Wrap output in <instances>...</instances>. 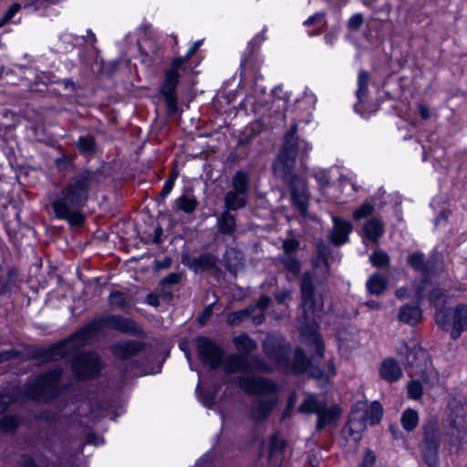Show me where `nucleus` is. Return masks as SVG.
Wrapping results in <instances>:
<instances>
[{
    "mask_svg": "<svg viewBox=\"0 0 467 467\" xmlns=\"http://www.w3.org/2000/svg\"><path fill=\"white\" fill-rule=\"evenodd\" d=\"M104 327L132 335L140 333L133 320L119 315H108L91 320L68 337L40 349L36 356L44 361H56L71 356L70 367L73 377L78 380L93 379L100 372V357L96 352L80 350L88 345Z\"/></svg>",
    "mask_w": 467,
    "mask_h": 467,
    "instance_id": "1",
    "label": "nucleus"
},
{
    "mask_svg": "<svg viewBox=\"0 0 467 467\" xmlns=\"http://www.w3.org/2000/svg\"><path fill=\"white\" fill-rule=\"evenodd\" d=\"M297 125L294 124L286 131L284 142L272 164L275 176L286 184L292 203L299 213L306 214L308 210L309 192L306 180L293 173L296 158L301 160L306 156L310 150L309 144L297 136Z\"/></svg>",
    "mask_w": 467,
    "mask_h": 467,
    "instance_id": "2",
    "label": "nucleus"
},
{
    "mask_svg": "<svg viewBox=\"0 0 467 467\" xmlns=\"http://www.w3.org/2000/svg\"><path fill=\"white\" fill-rule=\"evenodd\" d=\"M99 183V170H78L51 202L56 217L67 221L71 226L81 225L85 218L80 211L89 199L90 192Z\"/></svg>",
    "mask_w": 467,
    "mask_h": 467,
    "instance_id": "3",
    "label": "nucleus"
},
{
    "mask_svg": "<svg viewBox=\"0 0 467 467\" xmlns=\"http://www.w3.org/2000/svg\"><path fill=\"white\" fill-rule=\"evenodd\" d=\"M313 271H306L300 280L302 316L299 317L301 334L306 337V344L318 357H323L324 345L317 332V325L313 314L316 308L315 275L318 283L327 280L329 275L328 262L312 260Z\"/></svg>",
    "mask_w": 467,
    "mask_h": 467,
    "instance_id": "4",
    "label": "nucleus"
},
{
    "mask_svg": "<svg viewBox=\"0 0 467 467\" xmlns=\"http://www.w3.org/2000/svg\"><path fill=\"white\" fill-rule=\"evenodd\" d=\"M62 374L63 368L60 365H55L51 369L28 380L22 387L5 388L0 392V414L23 399L44 402L52 400L59 394L58 385Z\"/></svg>",
    "mask_w": 467,
    "mask_h": 467,
    "instance_id": "5",
    "label": "nucleus"
},
{
    "mask_svg": "<svg viewBox=\"0 0 467 467\" xmlns=\"http://www.w3.org/2000/svg\"><path fill=\"white\" fill-rule=\"evenodd\" d=\"M239 387L249 395L261 396L252 407V418L255 421L265 420L277 404L275 393L276 385L270 379L262 377L241 376L238 378Z\"/></svg>",
    "mask_w": 467,
    "mask_h": 467,
    "instance_id": "6",
    "label": "nucleus"
},
{
    "mask_svg": "<svg viewBox=\"0 0 467 467\" xmlns=\"http://www.w3.org/2000/svg\"><path fill=\"white\" fill-rule=\"evenodd\" d=\"M410 399L418 400L422 395V383L433 384L437 380L438 372L426 349L414 345L410 348Z\"/></svg>",
    "mask_w": 467,
    "mask_h": 467,
    "instance_id": "7",
    "label": "nucleus"
},
{
    "mask_svg": "<svg viewBox=\"0 0 467 467\" xmlns=\"http://www.w3.org/2000/svg\"><path fill=\"white\" fill-rule=\"evenodd\" d=\"M144 346L145 344L142 342L128 340L111 347V351L117 358L128 362L125 364V373H132L133 375L149 373L143 363L139 360Z\"/></svg>",
    "mask_w": 467,
    "mask_h": 467,
    "instance_id": "8",
    "label": "nucleus"
},
{
    "mask_svg": "<svg viewBox=\"0 0 467 467\" xmlns=\"http://www.w3.org/2000/svg\"><path fill=\"white\" fill-rule=\"evenodd\" d=\"M451 423L448 435L451 445L467 443V404L462 399H452L449 401Z\"/></svg>",
    "mask_w": 467,
    "mask_h": 467,
    "instance_id": "9",
    "label": "nucleus"
},
{
    "mask_svg": "<svg viewBox=\"0 0 467 467\" xmlns=\"http://www.w3.org/2000/svg\"><path fill=\"white\" fill-rule=\"evenodd\" d=\"M262 347L265 355L274 363L275 368H288L291 346L282 336L268 334Z\"/></svg>",
    "mask_w": 467,
    "mask_h": 467,
    "instance_id": "10",
    "label": "nucleus"
},
{
    "mask_svg": "<svg viewBox=\"0 0 467 467\" xmlns=\"http://www.w3.org/2000/svg\"><path fill=\"white\" fill-rule=\"evenodd\" d=\"M424 436L421 444V451L425 462L430 467H435L439 462L438 450L440 446V439L436 428V422L430 420L423 426Z\"/></svg>",
    "mask_w": 467,
    "mask_h": 467,
    "instance_id": "11",
    "label": "nucleus"
},
{
    "mask_svg": "<svg viewBox=\"0 0 467 467\" xmlns=\"http://www.w3.org/2000/svg\"><path fill=\"white\" fill-rule=\"evenodd\" d=\"M197 351L201 361L208 365L210 369L214 370L221 366L224 352L209 337H201L197 339Z\"/></svg>",
    "mask_w": 467,
    "mask_h": 467,
    "instance_id": "12",
    "label": "nucleus"
},
{
    "mask_svg": "<svg viewBox=\"0 0 467 467\" xmlns=\"http://www.w3.org/2000/svg\"><path fill=\"white\" fill-rule=\"evenodd\" d=\"M448 296L441 288L432 290L430 295V302L435 307L434 320L436 325L445 331H449L451 326V307L447 306Z\"/></svg>",
    "mask_w": 467,
    "mask_h": 467,
    "instance_id": "13",
    "label": "nucleus"
},
{
    "mask_svg": "<svg viewBox=\"0 0 467 467\" xmlns=\"http://www.w3.org/2000/svg\"><path fill=\"white\" fill-rule=\"evenodd\" d=\"M180 74L173 69L165 71V79L161 88L160 93L164 98L167 108L171 113L177 111L176 88L179 83Z\"/></svg>",
    "mask_w": 467,
    "mask_h": 467,
    "instance_id": "14",
    "label": "nucleus"
},
{
    "mask_svg": "<svg viewBox=\"0 0 467 467\" xmlns=\"http://www.w3.org/2000/svg\"><path fill=\"white\" fill-rule=\"evenodd\" d=\"M217 258L209 253H203L197 257L189 254L182 255V264L192 269L195 273L220 269L216 266Z\"/></svg>",
    "mask_w": 467,
    "mask_h": 467,
    "instance_id": "15",
    "label": "nucleus"
},
{
    "mask_svg": "<svg viewBox=\"0 0 467 467\" xmlns=\"http://www.w3.org/2000/svg\"><path fill=\"white\" fill-rule=\"evenodd\" d=\"M291 369L294 374H302L307 369L311 368V375L315 378L321 379L325 377V371L323 369L316 368L311 367V361L306 355L305 351L301 348H297L294 353V358L292 362L289 361V367L287 369Z\"/></svg>",
    "mask_w": 467,
    "mask_h": 467,
    "instance_id": "16",
    "label": "nucleus"
},
{
    "mask_svg": "<svg viewBox=\"0 0 467 467\" xmlns=\"http://www.w3.org/2000/svg\"><path fill=\"white\" fill-rule=\"evenodd\" d=\"M451 313L450 335L452 339H458L467 330V306L460 304L451 308Z\"/></svg>",
    "mask_w": 467,
    "mask_h": 467,
    "instance_id": "17",
    "label": "nucleus"
},
{
    "mask_svg": "<svg viewBox=\"0 0 467 467\" xmlns=\"http://www.w3.org/2000/svg\"><path fill=\"white\" fill-rule=\"evenodd\" d=\"M437 256L432 255L427 260L422 253L410 254V267L422 275V282L426 284L436 271Z\"/></svg>",
    "mask_w": 467,
    "mask_h": 467,
    "instance_id": "18",
    "label": "nucleus"
},
{
    "mask_svg": "<svg viewBox=\"0 0 467 467\" xmlns=\"http://www.w3.org/2000/svg\"><path fill=\"white\" fill-rule=\"evenodd\" d=\"M352 231V224L339 217H333V230L329 234L330 242L335 245H341L348 241V234Z\"/></svg>",
    "mask_w": 467,
    "mask_h": 467,
    "instance_id": "19",
    "label": "nucleus"
},
{
    "mask_svg": "<svg viewBox=\"0 0 467 467\" xmlns=\"http://www.w3.org/2000/svg\"><path fill=\"white\" fill-rule=\"evenodd\" d=\"M223 264L231 275L236 276L244 265V253L239 249L227 247L223 256Z\"/></svg>",
    "mask_w": 467,
    "mask_h": 467,
    "instance_id": "20",
    "label": "nucleus"
},
{
    "mask_svg": "<svg viewBox=\"0 0 467 467\" xmlns=\"http://www.w3.org/2000/svg\"><path fill=\"white\" fill-rule=\"evenodd\" d=\"M340 413L341 410L337 406L326 407L324 404L317 414V431H322L327 425L336 422Z\"/></svg>",
    "mask_w": 467,
    "mask_h": 467,
    "instance_id": "21",
    "label": "nucleus"
},
{
    "mask_svg": "<svg viewBox=\"0 0 467 467\" xmlns=\"http://www.w3.org/2000/svg\"><path fill=\"white\" fill-rule=\"evenodd\" d=\"M216 227L219 234L233 235L236 231L235 215L227 210H223L217 218Z\"/></svg>",
    "mask_w": 467,
    "mask_h": 467,
    "instance_id": "22",
    "label": "nucleus"
},
{
    "mask_svg": "<svg viewBox=\"0 0 467 467\" xmlns=\"http://www.w3.org/2000/svg\"><path fill=\"white\" fill-rule=\"evenodd\" d=\"M379 371L381 377L389 382L398 380L402 375L399 363L393 358L385 359L381 364Z\"/></svg>",
    "mask_w": 467,
    "mask_h": 467,
    "instance_id": "23",
    "label": "nucleus"
},
{
    "mask_svg": "<svg viewBox=\"0 0 467 467\" xmlns=\"http://www.w3.org/2000/svg\"><path fill=\"white\" fill-rule=\"evenodd\" d=\"M109 304L112 308L128 312L132 307V296L120 291H113L109 296Z\"/></svg>",
    "mask_w": 467,
    "mask_h": 467,
    "instance_id": "24",
    "label": "nucleus"
},
{
    "mask_svg": "<svg viewBox=\"0 0 467 467\" xmlns=\"http://www.w3.org/2000/svg\"><path fill=\"white\" fill-rule=\"evenodd\" d=\"M199 205V202L193 195L182 194L175 199L172 204L174 212H182L186 214L193 213Z\"/></svg>",
    "mask_w": 467,
    "mask_h": 467,
    "instance_id": "25",
    "label": "nucleus"
},
{
    "mask_svg": "<svg viewBox=\"0 0 467 467\" xmlns=\"http://www.w3.org/2000/svg\"><path fill=\"white\" fill-rule=\"evenodd\" d=\"M252 371L271 373L274 371V366L263 357L257 354H251L246 356V372Z\"/></svg>",
    "mask_w": 467,
    "mask_h": 467,
    "instance_id": "26",
    "label": "nucleus"
},
{
    "mask_svg": "<svg viewBox=\"0 0 467 467\" xmlns=\"http://www.w3.org/2000/svg\"><path fill=\"white\" fill-rule=\"evenodd\" d=\"M223 368L228 374L246 372V356L240 354L228 356L224 360Z\"/></svg>",
    "mask_w": 467,
    "mask_h": 467,
    "instance_id": "27",
    "label": "nucleus"
},
{
    "mask_svg": "<svg viewBox=\"0 0 467 467\" xmlns=\"http://www.w3.org/2000/svg\"><path fill=\"white\" fill-rule=\"evenodd\" d=\"M182 280L180 273H171L166 277L162 278L158 285L159 296L165 299L172 297L171 286L177 285Z\"/></svg>",
    "mask_w": 467,
    "mask_h": 467,
    "instance_id": "28",
    "label": "nucleus"
},
{
    "mask_svg": "<svg viewBox=\"0 0 467 467\" xmlns=\"http://www.w3.org/2000/svg\"><path fill=\"white\" fill-rule=\"evenodd\" d=\"M224 210L229 212L244 208L247 204V195L229 191L223 197Z\"/></svg>",
    "mask_w": 467,
    "mask_h": 467,
    "instance_id": "29",
    "label": "nucleus"
},
{
    "mask_svg": "<svg viewBox=\"0 0 467 467\" xmlns=\"http://www.w3.org/2000/svg\"><path fill=\"white\" fill-rule=\"evenodd\" d=\"M232 192L247 195L250 188L249 174L244 171H236L232 179Z\"/></svg>",
    "mask_w": 467,
    "mask_h": 467,
    "instance_id": "30",
    "label": "nucleus"
},
{
    "mask_svg": "<svg viewBox=\"0 0 467 467\" xmlns=\"http://www.w3.org/2000/svg\"><path fill=\"white\" fill-rule=\"evenodd\" d=\"M234 344L240 351V355L249 356L257 349L256 342L247 334H241L234 338Z\"/></svg>",
    "mask_w": 467,
    "mask_h": 467,
    "instance_id": "31",
    "label": "nucleus"
},
{
    "mask_svg": "<svg viewBox=\"0 0 467 467\" xmlns=\"http://www.w3.org/2000/svg\"><path fill=\"white\" fill-rule=\"evenodd\" d=\"M278 261L293 277L300 275L302 264L296 255H279Z\"/></svg>",
    "mask_w": 467,
    "mask_h": 467,
    "instance_id": "32",
    "label": "nucleus"
},
{
    "mask_svg": "<svg viewBox=\"0 0 467 467\" xmlns=\"http://www.w3.org/2000/svg\"><path fill=\"white\" fill-rule=\"evenodd\" d=\"M364 235L373 243H377L383 234V227L376 218H371L363 226Z\"/></svg>",
    "mask_w": 467,
    "mask_h": 467,
    "instance_id": "33",
    "label": "nucleus"
},
{
    "mask_svg": "<svg viewBox=\"0 0 467 467\" xmlns=\"http://www.w3.org/2000/svg\"><path fill=\"white\" fill-rule=\"evenodd\" d=\"M271 303V298L269 296L262 295L257 300L256 304L250 305V306H255V311L260 309V311L253 316V323L254 325H261L265 319V311L269 307Z\"/></svg>",
    "mask_w": 467,
    "mask_h": 467,
    "instance_id": "34",
    "label": "nucleus"
},
{
    "mask_svg": "<svg viewBox=\"0 0 467 467\" xmlns=\"http://www.w3.org/2000/svg\"><path fill=\"white\" fill-rule=\"evenodd\" d=\"M362 417H364L366 422L368 420L371 425L378 424L383 414L382 406L379 401L371 403L369 409L366 411H359Z\"/></svg>",
    "mask_w": 467,
    "mask_h": 467,
    "instance_id": "35",
    "label": "nucleus"
},
{
    "mask_svg": "<svg viewBox=\"0 0 467 467\" xmlns=\"http://www.w3.org/2000/svg\"><path fill=\"white\" fill-rule=\"evenodd\" d=\"M19 467H49V464L41 454L35 452L22 454Z\"/></svg>",
    "mask_w": 467,
    "mask_h": 467,
    "instance_id": "36",
    "label": "nucleus"
},
{
    "mask_svg": "<svg viewBox=\"0 0 467 467\" xmlns=\"http://www.w3.org/2000/svg\"><path fill=\"white\" fill-rule=\"evenodd\" d=\"M387 279L378 274L371 275L367 281V288L372 295L381 294L387 287Z\"/></svg>",
    "mask_w": 467,
    "mask_h": 467,
    "instance_id": "37",
    "label": "nucleus"
},
{
    "mask_svg": "<svg viewBox=\"0 0 467 467\" xmlns=\"http://www.w3.org/2000/svg\"><path fill=\"white\" fill-rule=\"evenodd\" d=\"M78 151L86 156H92L96 151V142L93 136H81L77 141Z\"/></svg>",
    "mask_w": 467,
    "mask_h": 467,
    "instance_id": "38",
    "label": "nucleus"
},
{
    "mask_svg": "<svg viewBox=\"0 0 467 467\" xmlns=\"http://www.w3.org/2000/svg\"><path fill=\"white\" fill-rule=\"evenodd\" d=\"M254 313L255 306H248L244 309L231 313L228 317V323L232 326H236L250 317L253 319V316L255 315Z\"/></svg>",
    "mask_w": 467,
    "mask_h": 467,
    "instance_id": "39",
    "label": "nucleus"
},
{
    "mask_svg": "<svg viewBox=\"0 0 467 467\" xmlns=\"http://www.w3.org/2000/svg\"><path fill=\"white\" fill-rule=\"evenodd\" d=\"M323 405L324 404L316 397L310 396L301 402L298 407V411L301 413H315L317 415Z\"/></svg>",
    "mask_w": 467,
    "mask_h": 467,
    "instance_id": "40",
    "label": "nucleus"
},
{
    "mask_svg": "<svg viewBox=\"0 0 467 467\" xmlns=\"http://www.w3.org/2000/svg\"><path fill=\"white\" fill-rule=\"evenodd\" d=\"M197 393L199 396V399L201 400L202 403L211 409L214 403V400L217 397L218 393V388L214 387L213 389H204L200 387V385L197 386Z\"/></svg>",
    "mask_w": 467,
    "mask_h": 467,
    "instance_id": "41",
    "label": "nucleus"
},
{
    "mask_svg": "<svg viewBox=\"0 0 467 467\" xmlns=\"http://www.w3.org/2000/svg\"><path fill=\"white\" fill-rule=\"evenodd\" d=\"M369 77L368 74L365 70H361L358 75V90L357 97L359 102H363L365 98L367 97L368 86Z\"/></svg>",
    "mask_w": 467,
    "mask_h": 467,
    "instance_id": "42",
    "label": "nucleus"
},
{
    "mask_svg": "<svg viewBox=\"0 0 467 467\" xmlns=\"http://www.w3.org/2000/svg\"><path fill=\"white\" fill-rule=\"evenodd\" d=\"M20 419L17 416H5L0 420V431L6 433H13L20 425Z\"/></svg>",
    "mask_w": 467,
    "mask_h": 467,
    "instance_id": "43",
    "label": "nucleus"
},
{
    "mask_svg": "<svg viewBox=\"0 0 467 467\" xmlns=\"http://www.w3.org/2000/svg\"><path fill=\"white\" fill-rule=\"evenodd\" d=\"M366 423L364 417L361 416L359 411H355L350 414L347 425L351 426V428L362 433L366 429Z\"/></svg>",
    "mask_w": 467,
    "mask_h": 467,
    "instance_id": "44",
    "label": "nucleus"
},
{
    "mask_svg": "<svg viewBox=\"0 0 467 467\" xmlns=\"http://www.w3.org/2000/svg\"><path fill=\"white\" fill-rule=\"evenodd\" d=\"M285 447V442L280 438L278 433L272 435L269 443L270 454L273 456L275 453L282 452Z\"/></svg>",
    "mask_w": 467,
    "mask_h": 467,
    "instance_id": "45",
    "label": "nucleus"
},
{
    "mask_svg": "<svg viewBox=\"0 0 467 467\" xmlns=\"http://www.w3.org/2000/svg\"><path fill=\"white\" fill-rule=\"evenodd\" d=\"M330 253V247L327 244H326L323 241H319L317 244L316 255L313 258V260L328 262Z\"/></svg>",
    "mask_w": 467,
    "mask_h": 467,
    "instance_id": "46",
    "label": "nucleus"
},
{
    "mask_svg": "<svg viewBox=\"0 0 467 467\" xmlns=\"http://www.w3.org/2000/svg\"><path fill=\"white\" fill-rule=\"evenodd\" d=\"M370 262L376 267H384L389 265V257L383 251H376L370 255Z\"/></svg>",
    "mask_w": 467,
    "mask_h": 467,
    "instance_id": "47",
    "label": "nucleus"
},
{
    "mask_svg": "<svg viewBox=\"0 0 467 467\" xmlns=\"http://www.w3.org/2000/svg\"><path fill=\"white\" fill-rule=\"evenodd\" d=\"M21 8L22 6L19 3L12 4L0 19V27L11 22L15 16L21 10Z\"/></svg>",
    "mask_w": 467,
    "mask_h": 467,
    "instance_id": "48",
    "label": "nucleus"
},
{
    "mask_svg": "<svg viewBox=\"0 0 467 467\" xmlns=\"http://www.w3.org/2000/svg\"><path fill=\"white\" fill-rule=\"evenodd\" d=\"M300 243L296 239L287 238L283 241V254L282 255H296L297 249L299 248Z\"/></svg>",
    "mask_w": 467,
    "mask_h": 467,
    "instance_id": "49",
    "label": "nucleus"
},
{
    "mask_svg": "<svg viewBox=\"0 0 467 467\" xmlns=\"http://www.w3.org/2000/svg\"><path fill=\"white\" fill-rule=\"evenodd\" d=\"M373 212L374 206L369 202H364L354 212L353 217L355 220H361L372 214Z\"/></svg>",
    "mask_w": 467,
    "mask_h": 467,
    "instance_id": "50",
    "label": "nucleus"
},
{
    "mask_svg": "<svg viewBox=\"0 0 467 467\" xmlns=\"http://www.w3.org/2000/svg\"><path fill=\"white\" fill-rule=\"evenodd\" d=\"M364 23V16L360 13L354 14L348 21V28L351 31L358 30Z\"/></svg>",
    "mask_w": 467,
    "mask_h": 467,
    "instance_id": "51",
    "label": "nucleus"
},
{
    "mask_svg": "<svg viewBox=\"0 0 467 467\" xmlns=\"http://www.w3.org/2000/svg\"><path fill=\"white\" fill-rule=\"evenodd\" d=\"M342 433L347 440L352 441L354 442H358L362 437L361 432L358 431L357 430L351 428V426H348L347 424L343 428Z\"/></svg>",
    "mask_w": 467,
    "mask_h": 467,
    "instance_id": "52",
    "label": "nucleus"
},
{
    "mask_svg": "<svg viewBox=\"0 0 467 467\" xmlns=\"http://www.w3.org/2000/svg\"><path fill=\"white\" fill-rule=\"evenodd\" d=\"M36 81L45 85L59 83V80L56 79V77L52 72H41L36 76Z\"/></svg>",
    "mask_w": 467,
    "mask_h": 467,
    "instance_id": "53",
    "label": "nucleus"
},
{
    "mask_svg": "<svg viewBox=\"0 0 467 467\" xmlns=\"http://www.w3.org/2000/svg\"><path fill=\"white\" fill-rule=\"evenodd\" d=\"M173 186L171 184V182H165L163 186H162V189L157 198V202H158V204L161 205V204H163L164 203V200L165 198L171 193V192L172 191L173 189Z\"/></svg>",
    "mask_w": 467,
    "mask_h": 467,
    "instance_id": "54",
    "label": "nucleus"
},
{
    "mask_svg": "<svg viewBox=\"0 0 467 467\" xmlns=\"http://www.w3.org/2000/svg\"><path fill=\"white\" fill-rule=\"evenodd\" d=\"M55 165L58 171H66L72 165V160L69 157L63 155L55 161Z\"/></svg>",
    "mask_w": 467,
    "mask_h": 467,
    "instance_id": "55",
    "label": "nucleus"
},
{
    "mask_svg": "<svg viewBox=\"0 0 467 467\" xmlns=\"http://www.w3.org/2000/svg\"><path fill=\"white\" fill-rule=\"evenodd\" d=\"M325 19V13L324 12H317L314 14L313 16H309L305 22L304 26H311L317 24H320Z\"/></svg>",
    "mask_w": 467,
    "mask_h": 467,
    "instance_id": "56",
    "label": "nucleus"
},
{
    "mask_svg": "<svg viewBox=\"0 0 467 467\" xmlns=\"http://www.w3.org/2000/svg\"><path fill=\"white\" fill-rule=\"evenodd\" d=\"M19 356H20V352L14 348L0 351V364L4 361L16 358Z\"/></svg>",
    "mask_w": 467,
    "mask_h": 467,
    "instance_id": "57",
    "label": "nucleus"
},
{
    "mask_svg": "<svg viewBox=\"0 0 467 467\" xmlns=\"http://www.w3.org/2000/svg\"><path fill=\"white\" fill-rule=\"evenodd\" d=\"M376 456L371 450H368L359 467H372L375 462Z\"/></svg>",
    "mask_w": 467,
    "mask_h": 467,
    "instance_id": "58",
    "label": "nucleus"
},
{
    "mask_svg": "<svg viewBox=\"0 0 467 467\" xmlns=\"http://www.w3.org/2000/svg\"><path fill=\"white\" fill-rule=\"evenodd\" d=\"M422 318V312L419 306H410V325L419 323Z\"/></svg>",
    "mask_w": 467,
    "mask_h": 467,
    "instance_id": "59",
    "label": "nucleus"
},
{
    "mask_svg": "<svg viewBox=\"0 0 467 467\" xmlns=\"http://www.w3.org/2000/svg\"><path fill=\"white\" fill-rule=\"evenodd\" d=\"M188 60H190L189 58V56H183V57H175L173 58L172 62H171V69H173L175 71L178 72V70L180 68H182V66L186 63Z\"/></svg>",
    "mask_w": 467,
    "mask_h": 467,
    "instance_id": "60",
    "label": "nucleus"
},
{
    "mask_svg": "<svg viewBox=\"0 0 467 467\" xmlns=\"http://www.w3.org/2000/svg\"><path fill=\"white\" fill-rule=\"evenodd\" d=\"M399 356L403 358L404 364L409 360V346L406 342H401L400 346L397 348Z\"/></svg>",
    "mask_w": 467,
    "mask_h": 467,
    "instance_id": "61",
    "label": "nucleus"
},
{
    "mask_svg": "<svg viewBox=\"0 0 467 467\" xmlns=\"http://www.w3.org/2000/svg\"><path fill=\"white\" fill-rule=\"evenodd\" d=\"M399 319L405 324H409V304H405L400 307Z\"/></svg>",
    "mask_w": 467,
    "mask_h": 467,
    "instance_id": "62",
    "label": "nucleus"
},
{
    "mask_svg": "<svg viewBox=\"0 0 467 467\" xmlns=\"http://www.w3.org/2000/svg\"><path fill=\"white\" fill-rule=\"evenodd\" d=\"M289 296L290 292L288 290H283L275 295V300L278 304H284Z\"/></svg>",
    "mask_w": 467,
    "mask_h": 467,
    "instance_id": "63",
    "label": "nucleus"
},
{
    "mask_svg": "<svg viewBox=\"0 0 467 467\" xmlns=\"http://www.w3.org/2000/svg\"><path fill=\"white\" fill-rule=\"evenodd\" d=\"M389 431L393 436V439L395 440H400V439H402L403 437V433L402 431H400L399 425L397 424H391L389 426Z\"/></svg>",
    "mask_w": 467,
    "mask_h": 467,
    "instance_id": "64",
    "label": "nucleus"
}]
</instances>
